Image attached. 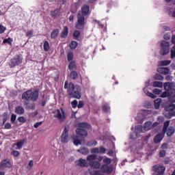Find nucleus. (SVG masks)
<instances>
[{
  "mask_svg": "<svg viewBox=\"0 0 175 175\" xmlns=\"http://www.w3.org/2000/svg\"><path fill=\"white\" fill-rule=\"evenodd\" d=\"M90 165L91 167H94V169H99L100 167V163L98 161H91Z\"/></svg>",
  "mask_w": 175,
  "mask_h": 175,
  "instance_id": "28",
  "label": "nucleus"
},
{
  "mask_svg": "<svg viewBox=\"0 0 175 175\" xmlns=\"http://www.w3.org/2000/svg\"><path fill=\"white\" fill-rule=\"evenodd\" d=\"M154 87H157L158 88H162L163 87V83L161 81H154Z\"/></svg>",
  "mask_w": 175,
  "mask_h": 175,
  "instance_id": "40",
  "label": "nucleus"
},
{
  "mask_svg": "<svg viewBox=\"0 0 175 175\" xmlns=\"http://www.w3.org/2000/svg\"><path fill=\"white\" fill-rule=\"evenodd\" d=\"M69 33V29H68V27L64 26L63 28V31L61 33V38L63 39H66V38H68V35Z\"/></svg>",
  "mask_w": 175,
  "mask_h": 175,
  "instance_id": "19",
  "label": "nucleus"
},
{
  "mask_svg": "<svg viewBox=\"0 0 175 175\" xmlns=\"http://www.w3.org/2000/svg\"><path fill=\"white\" fill-rule=\"evenodd\" d=\"M97 158L96 154H90L87 157V161L92 162L91 161H95Z\"/></svg>",
  "mask_w": 175,
  "mask_h": 175,
  "instance_id": "35",
  "label": "nucleus"
},
{
  "mask_svg": "<svg viewBox=\"0 0 175 175\" xmlns=\"http://www.w3.org/2000/svg\"><path fill=\"white\" fill-rule=\"evenodd\" d=\"M84 106V101H79L77 105L78 109H81Z\"/></svg>",
  "mask_w": 175,
  "mask_h": 175,
  "instance_id": "63",
  "label": "nucleus"
},
{
  "mask_svg": "<svg viewBox=\"0 0 175 175\" xmlns=\"http://www.w3.org/2000/svg\"><path fill=\"white\" fill-rule=\"evenodd\" d=\"M144 133V131H143V126L137 125L135 128V133L131 134L130 139L135 140V139H137V137H139L140 135Z\"/></svg>",
  "mask_w": 175,
  "mask_h": 175,
  "instance_id": "9",
  "label": "nucleus"
},
{
  "mask_svg": "<svg viewBox=\"0 0 175 175\" xmlns=\"http://www.w3.org/2000/svg\"><path fill=\"white\" fill-rule=\"evenodd\" d=\"M165 109L166 111H173V110H175V104L170 103L165 106Z\"/></svg>",
  "mask_w": 175,
  "mask_h": 175,
  "instance_id": "27",
  "label": "nucleus"
},
{
  "mask_svg": "<svg viewBox=\"0 0 175 175\" xmlns=\"http://www.w3.org/2000/svg\"><path fill=\"white\" fill-rule=\"evenodd\" d=\"M68 68L70 70H73V69H76V63L73 61L71 62L68 65Z\"/></svg>",
  "mask_w": 175,
  "mask_h": 175,
  "instance_id": "42",
  "label": "nucleus"
},
{
  "mask_svg": "<svg viewBox=\"0 0 175 175\" xmlns=\"http://www.w3.org/2000/svg\"><path fill=\"white\" fill-rule=\"evenodd\" d=\"M15 113L19 116H23L25 113V109L22 106H18L15 109Z\"/></svg>",
  "mask_w": 175,
  "mask_h": 175,
  "instance_id": "21",
  "label": "nucleus"
},
{
  "mask_svg": "<svg viewBox=\"0 0 175 175\" xmlns=\"http://www.w3.org/2000/svg\"><path fill=\"white\" fill-rule=\"evenodd\" d=\"M12 42H13V38H5V39L3 41V43L4 44H6V43H8V44L12 45Z\"/></svg>",
  "mask_w": 175,
  "mask_h": 175,
  "instance_id": "38",
  "label": "nucleus"
},
{
  "mask_svg": "<svg viewBox=\"0 0 175 175\" xmlns=\"http://www.w3.org/2000/svg\"><path fill=\"white\" fill-rule=\"evenodd\" d=\"M170 120H167L164 122L163 127V133L164 135L167 133V136L170 137L174 135L175 129L173 126H170Z\"/></svg>",
  "mask_w": 175,
  "mask_h": 175,
  "instance_id": "4",
  "label": "nucleus"
},
{
  "mask_svg": "<svg viewBox=\"0 0 175 175\" xmlns=\"http://www.w3.org/2000/svg\"><path fill=\"white\" fill-rule=\"evenodd\" d=\"M21 64H23V57L20 55H16L14 57L11 59L10 62V66L11 68H14V66H17Z\"/></svg>",
  "mask_w": 175,
  "mask_h": 175,
  "instance_id": "11",
  "label": "nucleus"
},
{
  "mask_svg": "<svg viewBox=\"0 0 175 175\" xmlns=\"http://www.w3.org/2000/svg\"><path fill=\"white\" fill-rule=\"evenodd\" d=\"M68 94L71 98L80 99L81 98V88L79 85L75 86L73 83H70L68 84Z\"/></svg>",
  "mask_w": 175,
  "mask_h": 175,
  "instance_id": "1",
  "label": "nucleus"
},
{
  "mask_svg": "<svg viewBox=\"0 0 175 175\" xmlns=\"http://www.w3.org/2000/svg\"><path fill=\"white\" fill-rule=\"evenodd\" d=\"M171 58H175V45L171 49Z\"/></svg>",
  "mask_w": 175,
  "mask_h": 175,
  "instance_id": "57",
  "label": "nucleus"
},
{
  "mask_svg": "<svg viewBox=\"0 0 175 175\" xmlns=\"http://www.w3.org/2000/svg\"><path fill=\"white\" fill-rule=\"evenodd\" d=\"M163 137H165V133H160L157 134L154 138V143L155 144H159L162 142V140H163Z\"/></svg>",
  "mask_w": 175,
  "mask_h": 175,
  "instance_id": "15",
  "label": "nucleus"
},
{
  "mask_svg": "<svg viewBox=\"0 0 175 175\" xmlns=\"http://www.w3.org/2000/svg\"><path fill=\"white\" fill-rule=\"evenodd\" d=\"M10 118V116L8 113V112H5L3 113V124L5 125L6 124V121Z\"/></svg>",
  "mask_w": 175,
  "mask_h": 175,
  "instance_id": "34",
  "label": "nucleus"
},
{
  "mask_svg": "<svg viewBox=\"0 0 175 175\" xmlns=\"http://www.w3.org/2000/svg\"><path fill=\"white\" fill-rule=\"evenodd\" d=\"M100 170L103 173L110 174L113 172V165H109L107 164L103 165Z\"/></svg>",
  "mask_w": 175,
  "mask_h": 175,
  "instance_id": "14",
  "label": "nucleus"
},
{
  "mask_svg": "<svg viewBox=\"0 0 175 175\" xmlns=\"http://www.w3.org/2000/svg\"><path fill=\"white\" fill-rule=\"evenodd\" d=\"M70 77L73 79V80H76L79 77V74L76 71H72L70 73Z\"/></svg>",
  "mask_w": 175,
  "mask_h": 175,
  "instance_id": "37",
  "label": "nucleus"
},
{
  "mask_svg": "<svg viewBox=\"0 0 175 175\" xmlns=\"http://www.w3.org/2000/svg\"><path fill=\"white\" fill-rule=\"evenodd\" d=\"M154 80H163V76L161 75V74H156L154 75Z\"/></svg>",
  "mask_w": 175,
  "mask_h": 175,
  "instance_id": "49",
  "label": "nucleus"
},
{
  "mask_svg": "<svg viewBox=\"0 0 175 175\" xmlns=\"http://www.w3.org/2000/svg\"><path fill=\"white\" fill-rule=\"evenodd\" d=\"M69 126H65L63 133L61 135V142L63 144H66V143H69L70 139V135H69Z\"/></svg>",
  "mask_w": 175,
  "mask_h": 175,
  "instance_id": "6",
  "label": "nucleus"
},
{
  "mask_svg": "<svg viewBox=\"0 0 175 175\" xmlns=\"http://www.w3.org/2000/svg\"><path fill=\"white\" fill-rule=\"evenodd\" d=\"M161 96V98H167L168 96H170V93L167 90H165L164 92L162 93Z\"/></svg>",
  "mask_w": 175,
  "mask_h": 175,
  "instance_id": "46",
  "label": "nucleus"
},
{
  "mask_svg": "<svg viewBox=\"0 0 175 175\" xmlns=\"http://www.w3.org/2000/svg\"><path fill=\"white\" fill-rule=\"evenodd\" d=\"M44 51H48L50 50V44H49V41H45L44 43Z\"/></svg>",
  "mask_w": 175,
  "mask_h": 175,
  "instance_id": "43",
  "label": "nucleus"
},
{
  "mask_svg": "<svg viewBox=\"0 0 175 175\" xmlns=\"http://www.w3.org/2000/svg\"><path fill=\"white\" fill-rule=\"evenodd\" d=\"M174 88V85L170 82H167L164 83V90L165 91H172L173 88Z\"/></svg>",
  "mask_w": 175,
  "mask_h": 175,
  "instance_id": "20",
  "label": "nucleus"
},
{
  "mask_svg": "<svg viewBox=\"0 0 175 175\" xmlns=\"http://www.w3.org/2000/svg\"><path fill=\"white\" fill-rule=\"evenodd\" d=\"M91 128V125L87 122H80L78 124V128L76 130L77 135L79 136H87L88 133L85 129H90Z\"/></svg>",
  "mask_w": 175,
  "mask_h": 175,
  "instance_id": "3",
  "label": "nucleus"
},
{
  "mask_svg": "<svg viewBox=\"0 0 175 175\" xmlns=\"http://www.w3.org/2000/svg\"><path fill=\"white\" fill-rule=\"evenodd\" d=\"M168 147H169V145L167 144V143H163L161 145L162 150H167Z\"/></svg>",
  "mask_w": 175,
  "mask_h": 175,
  "instance_id": "61",
  "label": "nucleus"
},
{
  "mask_svg": "<svg viewBox=\"0 0 175 175\" xmlns=\"http://www.w3.org/2000/svg\"><path fill=\"white\" fill-rule=\"evenodd\" d=\"M6 31V27H3V25H0V33H3Z\"/></svg>",
  "mask_w": 175,
  "mask_h": 175,
  "instance_id": "62",
  "label": "nucleus"
},
{
  "mask_svg": "<svg viewBox=\"0 0 175 175\" xmlns=\"http://www.w3.org/2000/svg\"><path fill=\"white\" fill-rule=\"evenodd\" d=\"M80 35H81V33L78 30H76L74 33H73V36H74V38L76 40H79V38L80 37Z\"/></svg>",
  "mask_w": 175,
  "mask_h": 175,
  "instance_id": "44",
  "label": "nucleus"
},
{
  "mask_svg": "<svg viewBox=\"0 0 175 175\" xmlns=\"http://www.w3.org/2000/svg\"><path fill=\"white\" fill-rule=\"evenodd\" d=\"M162 93V90L158 89V88H154V94L156 95H159Z\"/></svg>",
  "mask_w": 175,
  "mask_h": 175,
  "instance_id": "56",
  "label": "nucleus"
},
{
  "mask_svg": "<svg viewBox=\"0 0 175 175\" xmlns=\"http://www.w3.org/2000/svg\"><path fill=\"white\" fill-rule=\"evenodd\" d=\"M110 110V107L107 105H104L103 106V111L105 113H108V111Z\"/></svg>",
  "mask_w": 175,
  "mask_h": 175,
  "instance_id": "47",
  "label": "nucleus"
},
{
  "mask_svg": "<svg viewBox=\"0 0 175 175\" xmlns=\"http://www.w3.org/2000/svg\"><path fill=\"white\" fill-rule=\"evenodd\" d=\"M16 118H17V115L12 113L11 116V122L14 124L16 122Z\"/></svg>",
  "mask_w": 175,
  "mask_h": 175,
  "instance_id": "54",
  "label": "nucleus"
},
{
  "mask_svg": "<svg viewBox=\"0 0 175 175\" xmlns=\"http://www.w3.org/2000/svg\"><path fill=\"white\" fill-rule=\"evenodd\" d=\"M5 167H12L9 159H4L0 163V169H5Z\"/></svg>",
  "mask_w": 175,
  "mask_h": 175,
  "instance_id": "16",
  "label": "nucleus"
},
{
  "mask_svg": "<svg viewBox=\"0 0 175 175\" xmlns=\"http://www.w3.org/2000/svg\"><path fill=\"white\" fill-rule=\"evenodd\" d=\"M157 72L161 73V75H169L170 73V68L168 67H159L157 68Z\"/></svg>",
  "mask_w": 175,
  "mask_h": 175,
  "instance_id": "17",
  "label": "nucleus"
},
{
  "mask_svg": "<svg viewBox=\"0 0 175 175\" xmlns=\"http://www.w3.org/2000/svg\"><path fill=\"white\" fill-rule=\"evenodd\" d=\"M159 155L161 158L165 157L166 156V150H160Z\"/></svg>",
  "mask_w": 175,
  "mask_h": 175,
  "instance_id": "50",
  "label": "nucleus"
},
{
  "mask_svg": "<svg viewBox=\"0 0 175 175\" xmlns=\"http://www.w3.org/2000/svg\"><path fill=\"white\" fill-rule=\"evenodd\" d=\"M78 43L76 41H72L71 43L70 44V49H72V50H75V49H76V47H77L78 46Z\"/></svg>",
  "mask_w": 175,
  "mask_h": 175,
  "instance_id": "39",
  "label": "nucleus"
},
{
  "mask_svg": "<svg viewBox=\"0 0 175 175\" xmlns=\"http://www.w3.org/2000/svg\"><path fill=\"white\" fill-rule=\"evenodd\" d=\"M92 154H100L99 148H94L92 150Z\"/></svg>",
  "mask_w": 175,
  "mask_h": 175,
  "instance_id": "52",
  "label": "nucleus"
},
{
  "mask_svg": "<svg viewBox=\"0 0 175 175\" xmlns=\"http://www.w3.org/2000/svg\"><path fill=\"white\" fill-rule=\"evenodd\" d=\"M72 9L71 10L72 13H76V12H77V9H79V8H80V3H75L72 5Z\"/></svg>",
  "mask_w": 175,
  "mask_h": 175,
  "instance_id": "31",
  "label": "nucleus"
},
{
  "mask_svg": "<svg viewBox=\"0 0 175 175\" xmlns=\"http://www.w3.org/2000/svg\"><path fill=\"white\" fill-rule=\"evenodd\" d=\"M148 114H151V111L145 109L142 112V113H138L135 118L136 120H139V121H142V120H144L146 116H148Z\"/></svg>",
  "mask_w": 175,
  "mask_h": 175,
  "instance_id": "13",
  "label": "nucleus"
},
{
  "mask_svg": "<svg viewBox=\"0 0 175 175\" xmlns=\"http://www.w3.org/2000/svg\"><path fill=\"white\" fill-rule=\"evenodd\" d=\"M18 121H19V122H22L23 124H25V122H27V120L23 116L18 117Z\"/></svg>",
  "mask_w": 175,
  "mask_h": 175,
  "instance_id": "51",
  "label": "nucleus"
},
{
  "mask_svg": "<svg viewBox=\"0 0 175 175\" xmlns=\"http://www.w3.org/2000/svg\"><path fill=\"white\" fill-rule=\"evenodd\" d=\"M161 102L162 100L161 98H157V100H154V103L155 109H159Z\"/></svg>",
  "mask_w": 175,
  "mask_h": 175,
  "instance_id": "32",
  "label": "nucleus"
},
{
  "mask_svg": "<svg viewBox=\"0 0 175 175\" xmlns=\"http://www.w3.org/2000/svg\"><path fill=\"white\" fill-rule=\"evenodd\" d=\"M98 144V142L95 140L90 141L86 144V146H88L89 147H94Z\"/></svg>",
  "mask_w": 175,
  "mask_h": 175,
  "instance_id": "36",
  "label": "nucleus"
},
{
  "mask_svg": "<svg viewBox=\"0 0 175 175\" xmlns=\"http://www.w3.org/2000/svg\"><path fill=\"white\" fill-rule=\"evenodd\" d=\"M12 154L14 155V157H18V155H20V152L17 150H14L12 152Z\"/></svg>",
  "mask_w": 175,
  "mask_h": 175,
  "instance_id": "64",
  "label": "nucleus"
},
{
  "mask_svg": "<svg viewBox=\"0 0 175 175\" xmlns=\"http://www.w3.org/2000/svg\"><path fill=\"white\" fill-rule=\"evenodd\" d=\"M51 14L52 17H53V18H57V17L59 16V9L55 10L54 11L51 12Z\"/></svg>",
  "mask_w": 175,
  "mask_h": 175,
  "instance_id": "33",
  "label": "nucleus"
},
{
  "mask_svg": "<svg viewBox=\"0 0 175 175\" xmlns=\"http://www.w3.org/2000/svg\"><path fill=\"white\" fill-rule=\"evenodd\" d=\"M103 163H107L109 165V163H111V159L106 157L105 159H103Z\"/></svg>",
  "mask_w": 175,
  "mask_h": 175,
  "instance_id": "58",
  "label": "nucleus"
},
{
  "mask_svg": "<svg viewBox=\"0 0 175 175\" xmlns=\"http://www.w3.org/2000/svg\"><path fill=\"white\" fill-rule=\"evenodd\" d=\"M144 106L146 107V109H151L152 107V104H151L150 102L146 101Z\"/></svg>",
  "mask_w": 175,
  "mask_h": 175,
  "instance_id": "53",
  "label": "nucleus"
},
{
  "mask_svg": "<svg viewBox=\"0 0 175 175\" xmlns=\"http://www.w3.org/2000/svg\"><path fill=\"white\" fill-rule=\"evenodd\" d=\"M59 35V29H54L51 33V39H56Z\"/></svg>",
  "mask_w": 175,
  "mask_h": 175,
  "instance_id": "29",
  "label": "nucleus"
},
{
  "mask_svg": "<svg viewBox=\"0 0 175 175\" xmlns=\"http://www.w3.org/2000/svg\"><path fill=\"white\" fill-rule=\"evenodd\" d=\"M55 118H57L59 122H64L66 118V115L65 114V110L62 109L61 110L57 109L53 111Z\"/></svg>",
  "mask_w": 175,
  "mask_h": 175,
  "instance_id": "8",
  "label": "nucleus"
},
{
  "mask_svg": "<svg viewBox=\"0 0 175 175\" xmlns=\"http://www.w3.org/2000/svg\"><path fill=\"white\" fill-rule=\"evenodd\" d=\"M99 149H100V154H105L107 151V149L103 146L100 147Z\"/></svg>",
  "mask_w": 175,
  "mask_h": 175,
  "instance_id": "60",
  "label": "nucleus"
},
{
  "mask_svg": "<svg viewBox=\"0 0 175 175\" xmlns=\"http://www.w3.org/2000/svg\"><path fill=\"white\" fill-rule=\"evenodd\" d=\"M77 152H79L80 154H82L83 155H88L90 154V150H88L85 147H81L80 149H78Z\"/></svg>",
  "mask_w": 175,
  "mask_h": 175,
  "instance_id": "23",
  "label": "nucleus"
},
{
  "mask_svg": "<svg viewBox=\"0 0 175 175\" xmlns=\"http://www.w3.org/2000/svg\"><path fill=\"white\" fill-rule=\"evenodd\" d=\"M170 42L163 40L161 44L160 54L161 55H167L170 53Z\"/></svg>",
  "mask_w": 175,
  "mask_h": 175,
  "instance_id": "7",
  "label": "nucleus"
},
{
  "mask_svg": "<svg viewBox=\"0 0 175 175\" xmlns=\"http://www.w3.org/2000/svg\"><path fill=\"white\" fill-rule=\"evenodd\" d=\"M146 87L144 88V92L146 96H149L154 99V83L150 85V81H148L145 83Z\"/></svg>",
  "mask_w": 175,
  "mask_h": 175,
  "instance_id": "5",
  "label": "nucleus"
},
{
  "mask_svg": "<svg viewBox=\"0 0 175 175\" xmlns=\"http://www.w3.org/2000/svg\"><path fill=\"white\" fill-rule=\"evenodd\" d=\"M170 64H172V61L170 60H163L159 62V66H167Z\"/></svg>",
  "mask_w": 175,
  "mask_h": 175,
  "instance_id": "30",
  "label": "nucleus"
},
{
  "mask_svg": "<svg viewBox=\"0 0 175 175\" xmlns=\"http://www.w3.org/2000/svg\"><path fill=\"white\" fill-rule=\"evenodd\" d=\"M39 98V91L31 90H27L23 93L22 99L23 100H31V102H36V100Z\"/></svg>",
  "mask_w": 175,
  "mask_h": 175,
  "instance_id": "2",
  "label": "nucleus"
},
{
  "mask_svg": "<svg viewBox=\"0 0 175 175\" xmlns=\"http://www.w3.org/2000/svg\"><path fill=\"white\" fill-rule=\"evenodd\" d=\"M76 165L80 167H85L87 166V161L85 159H79L75 161Z\"/></svg>",
  "mask_w": 175,
  "mask_h": 175,
  "instance_id": "18",
  "label": "nucleus"
},
{
  "mask_svg": "<svg viewBox=\"0 0 175 175\" xmlns=\"http://www.w3.org/2000/svg\"><path fill=\"white\" fill-rule=\"evenodd\" d=\"M77 18L78 23L77 24L76 27L78 29H83V28H84V25L85 24V18H84V15L81 14V12H79Z\"/></svg>",
  "mask_w": 175,
  "mask_h": 175,
  "instance_id": "10",
  "label": "nucleus"
},
{
  "mask_svg": "<svg viewBox=\"0 0 175 175\" xmlns=\"http://www.w3.org/2000/svg\"><path fill=\"white\" fill-rule=\"evenodd\" d=\"M12 128V124L10 122L4 124V129H10Z\"/></svg>",
  "mask_w": 175,
  "mask_h": 175,
  "instance_id": "59",
  "label": "nucleus"
},
{
  "mask_svg": "<svg viewBox=\"0 0 175 175\" xmlns=\"http://www.w3.org/2000/svg\"><path fill=\"white\" fill-rule=\"evenodd\" d=\"M67 58L68 61H72V59H73V53L69 52L67 55Z\"/></svg>",
  "mask_w": 175,
  "mask_h": 175,
  "instance_id": "55",
  "label": "nucleus"
},
{
  "mask_svg": "<svg viewBox=\"0 0 175 175\" xmlns=\"http://www.w3.org/2000/svg\"><path fill=\"white\" fill-rule=\"evenodd\" d=\"M165 117L166 118H168V120H170L172 117H175V111L165 113Z\"/></svg>",
  "mask_w": 175,
  "mask_h": 175,
  "instance_id": "41",
  "label": "nucleus"
},
{
  "mask_svg": "<svg viewBox=\"0 0 175 175\" xmlns=\"http://www.w3.org/2000/svg\"><path fill=\"white\" fill-rule=\"evenodd\" d=\"M71 106L72 109H76L78 106V102L77 100H74L71 102Z\"/></svg>",
  "mask_w": 175,
  "mask_h": 175,
  "instance_id": "48",
  "label": "nucleus"
},
{
  "mask_svg": "<svg viewBox=\"0 0 175 175\" xmlns=\"http://www.w3.org/2000/svg\"><path fill=\"white\" fill-rule=\"evenodd\" d=\"M25 106L26 110H35V104L29 103L28 102H25Z\"/></svg>",
  "mask_w": 175,
  "mask_h": 175,
  "instance_id": "26",
  "label": "nucleus"
},
{
  "mask_svg": "<svg viewBox=\"0 0 175 175\" xmlns=\"http://www.w3.org/2000/svg\"><path fill=\"white\" fill-rule=\"evenodd\" d=\"M27 143V138H24L23 139L19 141L16 144V147L18 148V150H21L23 148V146Z\"/></svg>",
  "mask_w": 175,
  "mask_h": 175,
  "instance_id": "25",
  "label": "nucleus"
},
{
  "mask_svg": "<svg viewBox=\"0 0 175 175\" xmlns=\"http://www.w3.org/2000/svg\"><path fill=\"white\" fill-rule=\"evenodd\" d=\"M72 140H73V144H75V146H79L81 144V141L79 139H75V137H72Z\"/></svg>",
  "mask_w": 175,
  "mask_h": 175,
  "instance_id": "45",
  "label": "nucleus"
},
{
  "mask_svg": "<svg viewBox=\"0 0 175 175\" xmlns=\"http://www.w3.org/2000/svg\"><path fill=\"white\" fill-rule=\"evenodd\" d=\"M166 167L162 165H155L154 167V175H163Z\"/></svg>",
  "mask_w": 175,
  "mask_h": 175,
  "instance_id": "12",
  "label": "nucleus"
},
{
  "mask_svg": "<svg viewBox=\"0 0 175 175\" xmlns=\"http://www.w3.org/2000/svg\"><path fill=\"white\" fill-rule=\"evenodd\" d=\"M154 126L152 122H146L144 124V131H150Z\"/></svg>",
  "mask_w": 175,
  "mask_h": 175,
  "instance_id": "24",
  "label": "nucleus"
},
{
  "mask_svg": "<svg viewBox=\"0 0 175 175\" xmlns=\"http://www.w3.org/2000/svg\"><path fill=\"white\" fill-rule=\"evenodd\" d=\"M88 13H90V7L88 5H83L81 8L82 16H88Z\"/></svg>",
  "mask_w": 175,
  "mask_h": 175,
  "instance_id": "22",
  "label": "nucleus"
}]
</instances>
